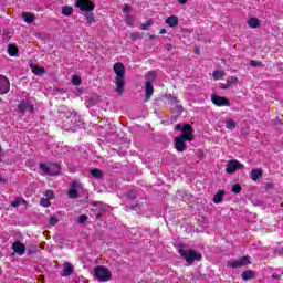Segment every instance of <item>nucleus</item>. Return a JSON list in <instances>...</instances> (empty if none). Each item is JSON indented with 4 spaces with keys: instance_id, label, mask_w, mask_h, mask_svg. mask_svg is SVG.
Masks as SVG:
<instances>
[{
    "instance_id": "16",
    "label": "nucleus",
    "mask_w": 283,
    "mask_h": 283,
    "mask_svg": "<svg viewBox=\"0 0 283 283\" xmlns=\"http://www.w3.org/2000/svg\"><path fill=\"white\" fill-rule=\"evenodd\" d=\"M12 249L18 255H25V244H23L21 241L13 242Z\"/></svg>"
},
{
    "instance_id": "23",
    "label": "nucleus",
    "mask_w": 283,
    "mask_h": 283,
    "mask_svg": "<svg viewBox=\"0 0 283 283\" xmlns=\"http://www.w3.org/2000/svg\"><path fill=\"white\" fill-rule=\"evenodd\" d=\"M73 13H74V7H71V6L62 7V14L64 17H72Z\"/></svg>"
},
{
    "instance_id": "45",
    "label": "nucleus",
    "mask_w": 283,
    "mask_h": 283,
    "mask_svg": "<svg viewBox=\"0 0 283 283\" xmlns=\"http://www.w3.org/2000/svg\"><path fill=\"white\" fill-rule=\"evenodd\" d=\"M250 65H251V67H258L260 65V62H258L255 60H251Z\"/></svg>"
},
{
    "instance_id": "22",
    "label": "nucleus",
    "mask_w": 283,
    "mask_h": 283,
    "mask_svg": "<svg viewBox=\"0 0 283 283\" xmlns=\"http://www.w3.org/2000/svg\"><path fill=\"white\" fill-rule=\"evenodd\" d=\"M166 23L170 28H176V25H178V18L176 15H170L166 19Z\"/></svg>"
},
{
    "instance_id": "3",
    "label": "nucleus",
    "mask_w": 283,
    "mask_h": 283,
    "mask_svg": "<svg viewBox=\"0 0 283 283\" xmlns=\"http://www.w3.org/2000/svg\"><path fill=\"white\" fill-rule=\"evenodd\" d=\"M179 255L184 258L189 266L193 265V262H201L202 254L193 249L185 250L182 248L179 249Z\"/></svg>"
},
{
    "instance_id": "20",
    "label": "nucleus",
    "mask_w": 283,
    "mask_h": 283,
    "mask_svg": "<svg viewBox=\"0 0 283 283\" xmlns=\"http://www.w3.org/2000/svg\"><path fill=\"white\" fill-rule=\"evenodd\" d=\"M224 200V190H219L212 199V202H214V205H220V202H222Z\"/></svg>"
},
{
    "instance_id": "17",
    "label": "nucleus",
    "mask_w": 283,
    "mask_h": 283,
    "mask_svg": "<svg viewBox=\"0 0 283 283\" xmlns=\"http://www.w3.org/2000/svg\"><path fill=\"white\" fill-rule=\"evenodd\" d=\"M262 176H264V172L262 171V168L252 169L251 172H250V178L254 182L260 180V178H262Z\"/></svg>"
},
{
    "instance_id": "26",
    "label": "nucleus",
    "mask_w": 283,
    "mask_h": 283,
    "mask_svg": "<svg viewBox=\"0 0 283 283\" xmlns=\"http://www.w3.org/2000/svg\"><path fill=\"white\" fill-rule=\"evenodd\" d=\"M237 124L235 120L229 118L226 120V129H230L231 132H233V129H235Z\"/></svg>"
},
{
    "instance_id": "35",
    "label": "nucleus",
    "mask_w": 283,
    "mask_h": 283,
    "mask_svg": "<svg viewBox=\"0 0 283 283\" xmlns=\"http://www.w3.org/2000/svg\"><path fill=\"white\" fill-rule=\"evenodd\" d=\"M240 191H242V186H240V184H234L232 186V192L233 193H240Z\"/></svg>"
},
{
    "instance_id": "40",
    "label": "nucleus",
    "mask_w": 283,
    "mask_h": 283,
    "mask_svg": "<svg viewBox=\"0 0 283 283\" xmlns=\"http://www.w3.org/2000/svg\"><path fill=\"white\" fill-rule=\"evenodd\" d=\"M45 198L48 200H52L54 198V192L52 190H46L45 191Z\"/></svg>"
},
{
    "instance_id": "19",
    "label": "nucleus",
    "mask_w": 283,
    "mask_h": 283,
    "mask_svg": "<svg viewBox=\"0 0 283 283\" xmlns=\"http://www.w3.org/2000/svg\"><path fill=\"white\" fill-rule=\"evenodd\" d=\"M242 280L249 282V280H253L255 277V272L253 270H245L241 274Z\"/></svg>"
},
{
    "instance_id": "5",
    "label": "nucleus",
    "mask_w": 283,
    "mask_h": 283,
    "mask_svg": "<svg viewBox=\"0 0 283 283\" xmlns=\"http://www.w3.org/2000/svg\"><path fill=\"white\" fill-rule=\"evenodd\" d=\"M66 125H69L71 129H81L84 124L81 119V115L76 114L74 111H66Z\"/></svg>"
},
{
    "instance_id": "55",
    "label": "nucleus",
    "mask_w": 283,
    "mask_h": 283,
    "mask_svg": "<svg viewBox=\"0 0 283 283\" xmlns=\"http://www.w3.org/2000/svg\"><path fill=\"white\" fill-rule=\"evenodd\" d=\"M0 182H1V177H0Z\"/></svg>"
},
{
    "instance_id": "8",
    "label": "nucleus",
    "mask_w": 283,
    "mask_h": 283,
    "mask_svg": "<svg viewBox=\"0 0 283 283\" xmlns=\"http://www.w3.org/2000/svg\"><path fill=\"white\" fill-rule=\"evenodd\" d=\"M83 190V184L80 181H72L69 186L67 196L71 200H76V198H78V193H81Z\"/></svg>"
},
{
    "instance_id": "51",
    "label": "nucleus",
    "mask_w": 283,
    "mask_h": 283,
    "mask_svg": "<svg viewBox=\"0 0 283 283\" xmlns=\"http://www.w3.org/2000/svg\"><path fill=\"white\" fill-rule=\"evenodd\" d=\"M159 34H167V29H161V30L159 31Z\"/></svg>"
},
{
    "instance_id": "50",
    "label": "nucleus",
    "mask_w": 283,
    "mask_h": 283,
    "mask_svg": "<svg viewBox=\"0 0 283 283\" xmlns=\"http://www.w3.org/2000/svg\"><path fill=\"white\" fill-rule=\"evenodd\" d=\"M272 277H273V280H280V274H275V273H274V274L272 275Z\"/></svg>"
},
{
    "instance_id": "52",
    "label": "nucleus",
    "mask_w": 283,
    "mask_h": 283,
    "mask_svg": "<svg viewBox=\"0 0 283 283\" xmlns=\"http://www.w3.org/2000/svg\"><path fill=\"white\" fill-rule=\"evenodd\" d=\"M51 224H56V219L54 217H51Z\"/></svg>"
},
{
    "instance_id": "1",
    "label": "nucleus",
    "mask_w": 283,
    "mask_h": 283,
    "mask_svg": "<svg viewBox=\"0 0 283 283\" xmlns=\"http://www.w3.org/2000/svg\"><path fill=\"white\" fill-rule=\"evenodd\" d=\"M175 129L176 132H181V135L175 138V148L180 153L186 151L187 144H185V140L188 143L193 142V128L189 124H177Z\"/></svg>"
},
{
    "instance_id": "53",
    "label": "nucleus",
    "mask_w": 283,
    "mask_h": 283,
    "mask_svg": "<svg viewBox=\"0 0 283 283\" xmlns=\"http://www.w3.org/2000/svg\"><path fill=\"white\" fill-rule=\"evenodd\" d=\"M281 255H283V248L280 250Z\"/></svg>"
},
{
    "instance_id": "27",
    "label": "nucleus",
    "mask_w": 283,
    "mask_h": 283,
    "mask_svg": "<svg viewBox=\"0 0 283 283\" xmlns=\"http://www.w3.org/2000/svg\"><path fill=\"white\" fill-rule=\"evenodd\" d=\"M91 175L93 176V178H97V179H101L104 176L103 170H101L98 168L92 169Z\"/></svg>"
},
{
    "instance_id": "13",
    "label": "nucleus",
    "mask_w": 283,
    "mask_h": 283,
    "mask_svg": "<svg viewBox=\"0 0 283 283\" xmlns=\"http://www.w3.org/2000/svg\"><path fill=\"white\" fill-rule=\"evenodd\" d=\"M238 169H244V165H242L238 159H232L228 161L226 168L227 174H235Z\"/></svg>"
},
{
    "instance_id": "24",
    "label": "nucleus",
    "mask_w": 283,
    "mask_h": 283,
    "mask_svg": "<svg viewBox=\"0 0 283 283\" xmlns=\"http://www.w3.org/2000/svg\"><path fill=\"white\" fill-rule=\"evenodd\" d=\"M22 19L23 21H25V23H34V14L30 13V12H23L22 13Z\"/></svg>"
},
{
    "instance_id": "7",
    "label": "nucleus",
    "mask_w": 283,
    "mask_h": 283,
    "mask_svg": "<svg viewBox=\"0 0 283 283\" xmlns=\"http://www.w3.org/2000/svg\"><path fill=\"white\" fill-rule=\"evenodd\" d=\"M146 78H147V82L145 83V90H146V102H147L154 95V81H156V75L154 74V72L149 71Z\"/></svg>"
},
{
    "instance_id": "47",
    "label": "nucleus",
    "mask_w": 283,
    "mask_h": 283,
    "mask_svg": "<svg viewBox=\"0 0 283 283\" xmlns=\"http://www.w3.org/2000/svg\"><path fill=\"white\" fill-rule=\"evenodd\" d=\"M130 36L134 41H136V39H138V36H140V33H133V34H130Z\"/></svg>"
},
{
    "instance_id": "44",
    "label": "nucleus",
    "mask_w": 283,
    "mask_h": 283,
    "mask_svg": "<svg viewBox=\"0 0 283 283\" xmlns=\"http://www.w3.org/2000/svg\"><path fill=\"white\" fill-rule=\"evenodd\" d=\"M39 249L36 247H33L32 249H28V255H32V253H36Z\"/></svg>"
},
{
    "instance_id": "41",
    "label": "nucleus",
    "mask_w": 283,
    "mask_h": 283,
    "mask_svg": "<svg viewBox=\"0 0 283 283\" xmlns=\"http://www.w3.org/2000/svg\"><path fill=\"white\" fill-rule=\"evenodd\" d=\"M72 83H73V85H81V77H78V76H73Z\"/></svg>"
},
{
    "instance_id": "21",
    "label": "nucleus",
    "mask_w": 283,
    "mask_h": 283,
    "mask_svg": "<svg viewBox=\"0 0 283 283\" xmlns=\"http://www.w3.org/2000/svg\"><path fill=\"white\" fill-rule=\"evenodd\" d=\"M85 20H86L87 25H92V24L96 23L94 12L87 11L86 14H85Z\"/></svg>"
},
{
    "instance_id": "10",
    "label": "nucleus",
    "mask_w": 283,
    "mask_h": 283,
    "mask_svg": "<svg viewBox=\"0 0 283 283\" xmlns=\"http://www.w3.org/2000/svg\"><path fill=\"white\" fill-rule=\"evenodd\" d=\"M75 8H78L81 12H93L96 4L90 0H75Z\"/></svg>"
},
{
    "instance_id": "48",
    "label": "nucleus",
    "mask_w": 283,
    "mask_h": 283,
    "mask_svg": "<svg viewBox=\"0 0 283 283\" xmlns=\"http://www.w3.org/2000/svg\"><path fill=\"white\" fill-rule=\"evenodd\" d=\"M229 85L226 83V84H221V90H229Z\"/></svg>"
},
{
    "instance_id": "11",
    "label": "nucleus",
    "mask_w": 283,
    "mask_h": 283,
    "mask_svg": "<svg viewBox=\"0 0 283 283\" xmlns=\"http://www.w3.org/2000/svg\"><path fill=\"white\" fill-rule=\"evenodd\" d=\"M211 102L217 107H231V102L227 97L218 96L216 94L211 95Z\"/></svg>"
},
{
    "instance_id": "54",
    "label": "nucleus",
    "mask_w": 283,
    "mask_h": 283,
    "mask_svg": "<svg viewBox=\"0 0 283 283\" xmlns=\"http://www.w3.org/2000/svg\"><path fill=\"white\" fill-rule=\"evenodd\" d=\"M196 52H197V53H199V52H200V50H199V49H196Z\"/></svg>"
},
{
    "instance_id": "9",
    "label": "nucleus",
    "mask_w": 283,
    "mask_h": 283,
    "mask_svg": "<svg viewBox=\"0 0 283 283\" xmlns=\"http://www.w3.org/2000/svg\"><path fill=\"white\" fill-rule=\"evenodd\" d=\"M95 277L98 280V282H109L112 279V273L105 266H97L95 269Z\"/></svg>"
},
{
    "instance_id": "42",
    "label": "nucleus",
    "mask_w": 283,
    "mask_h": 283,
    "mask_svg": "<svg viewBox=\"0 0 283 283\" xmlns=\"http://www.w3.org/2000/svg\"><path fill=\"white\" fill-rule=\"evenodd\" d=\"M83 222H87V216H85V214H81L78 217V223L83 224Z\"/></svg>"
},
{
    "instance_id": "49",
    "label": "nucleus",
    "mask_w": 283,
    "mask_h": 283,
    "mask_svg": "<svg viewBox=\"0 0 283 283\" xmlns=\"http://www.w3.org/2000/svg\"><path fill=\"white\" fill-rule=\"evenodd\" d=\"M187 1L188 0H178V3H180L181 6H185V4H187Z\"/></svg>"
},
{
    "instance_id": "12",
    "label": "nucleus",
    "mask_w": 283,
    "mask_h": 283,
    "mask_svg": "<svg viewBox=\"0 0 283 283\" xmlns=\"http://www.w3.org/2000/svg\"><path fill=\"white\" fill-rule=\"evenodd\" d=\"M247 264H251V261H249L247 256L228 261V266H231V269H242V266H247Z\"/></svg>"
},
{
    "instance_id": "14",
    "label": "nucleus",
    "mask_w": 283,
    "mask_h": 283,
    "mask_svg": "<svg viewBox=\"0 0 283 283\" xmlns=\"http://www.w3.org/2000/svg\"><path fill=\"white\" fill-rule=\"evenodd\" d=\"M10 92V80L6 75L0 74V94H8Z\"/></svg>"
},
{
    "instance_id": "15",
    "label": "nucleus",
    "mask_w": 283,
    "mask_h": 283,
    "mask_svg": "<svg viewBox=\"0 0 283 283\" xmlns=\"http://www.w3.org/2000/svg\"><path fill=\"white\" fill-rule=\"evenodd\" d=\"M94 211H99L97 213H95V218L98 220L101 218H103V212L107 211L108 206L104 205L103 202H97L93 206Z\"/></svg>"
},
{
    "instance_id": "43",
    "label": "nucleus",
    "mask_w": 283,
    "mask_h": 283,
    "mask_svg": "<svg viewBox=\"0 0 283 283\" xmlns=\"http://www.w3.org/2000/svg\"><path fill=\"white\" fill-rule=\"evenodd\" d=\"M123 11L126 12V14H128V12H132V7L129 4H125Z\"/></svg>"
},
{
    "instance_id": "39",
    "label": "nucleus",
    "mask_w": 283,
    "mask_h": 283,
    "mask_svg": "<svg viewBox=\"0 0 283 283\" xmlns=\"http://www.w3.org/2000/svg\"><path fill=\"white\" fill-rule=\"evenodd\" d=\"M40 205H41L42 207H50V199L42 198V199L40 200Z\"/></svg>"
},
{
    "instance_id": "33",
    "label": "nucleus",
    "mask_w": 283,
    "mask_h": 283,
    "mask_svg": "<svg viewBox=\"0 0 283 283\" xmlns=\"http://www.w3.org/2000/svg\"><path fill=\"white\" fill-rule=\"evenodd\" d=\"M166 98L169 101L170 105H175V103H178V97L171 95V94H168L166 95Z\"/></svg>"
},
{
    "instance_id": "37",
    "label": "nucleus",
    "mask_w": 283,
    "mask_h": 283,
    "mask_svg": "<svg viewBox=\"0 0 283 283\" xmlns=\"http://www.w3.org/2000/svg\"><path fill=\"white\" fill-rule=\"evenodd\" d=\"M226 83L231 87L238 83V77H229Z\"/></svg>"
},
{
    "instance_id": "4",
    "label": "nucleus",
    "mask_w": 283,
    "mask_h": 283,
    "mask_svg": "<svg viewBox=\"0 0 283 283\" xmlns=\"http://www.w3.org/2000/svg\"><path fill=\"white\" fill-rule=\"evenodd\" d=\"M34 98L32 97H25L18 102V114H21L22 116L25 114H34Z\"/></svg>"
},
{
    "instance_id": "2",
    "label": "nucleus",
    "mask_w": 283,
    "mask_h": 283,
    "mask_svg": "<svg viewBox=\"0 0 283 283\" xmlns=\"http://www.w3.org/2000/svg\"><path fill=\"white\" fill-rule=\"evenodd\" d=\"M113 71L116 74L115 77V92H117V94H123V92H125V65L120 62H116L113 66Z\"/></svg>"
},
{
    "instance_id": "30",
    "label": "nucleus",
    "mask_w": 283,
    "mask_h": 283,
    "mask_svg": "<svg viewBox=\"0 0 283 283\" xmlns=\"http://www.w3.org/2000/svg\"><path fill=\"white\" fill-rule=\"evenodd\" d=\"M172 105H175V109L177 114H182L184 108H182V104H180V99L175 102Z\"/></svg>"
},
{
    "instance_id": "31",
    "label": "nucleus",
    "mask_w": 283,
    "mask_h": 283,
    "mask_svg": "<svg viewBox=\"0 0 283 283\" xmlns=\"http://www.w3.org/2000/svg\"><path fill=\"white\" fill-rule=\"evenodd\" d=\"M125 196L128 200H136L138 198V195L134 190L126 192Z\"/></svg>"
},
{
    "instance_id": "29",
    "label": "nucleus",
    "mask_w": 283,
    "mask_h": 283,
    "mask_svg": "<svg viewBox=\"0 0 283 283\" xmlns=\"http://www.w3.org/2000/svg\"><path fill=\"white\" fill-rule=\"evenodd\" d=\"M212 76L216 81H220V78H222V76H224V71L216 70L213 72Z\"/></svg>"
},
{
    "instance_id": "32",
    "label": "nucleus",
    "mask_w": 283,
    "mask_h": 283,
    "mask_svg": "<svg viewBox=\"0 0 283 283\" xmlns=\"http://www.w3.org/2000/svg\"><path fill=\"white\" fill-rule=\"evenodd\" d=\"M18 52H19V50L17 48H14L12 44L9 45V48H8L9 56H14Z\"/></svg>"
},
{
    "instance_id": "36",
    "label": "nucleus",
    "mask_w": 283,
    "mask_h": 283,
    "mask_svg": "<svg viewBox=\"0 0 283 283\" xmlns=\"http://www.w3.org/2000/svg\"><path fill=\"white\" fill-rule=\"evenodd\" d=\"M33 73L36 75V76H40V74H45V69L44 67H35L33 70Z\"/></svg>"
},
{
    "instance_id": "6",
    "label": "nucleus",
    "mask_w": 283,
    "mask_h": 283,
    "mask_svg": "<svg viewBox=\"0 0 283 283\" xmlns=\"http://www.w3.org/2000/svg\"><path fill=\"white\" fill-rule=\"evenodd\" d=\"M40 169L46 176H59L61 174V166L59 164L43 163L40 164Z\"/></svg>"
},
{
    "instance_id": "18",
    "label": "nucleus",
    "mask_w": 283,
    "mask_h": 283,
    "mask_svg": "<svg viewBox=\"0 0 283 283\" xmlns=\"http://www.w3.org/2000/svg\"><path fill=\"white\" fill-rule=\"evenodd\" d=\"M74 273V266L71 265V263H64L63 270H62V277H69V275H72Z\"/></svg>"
},
{
    "instance_id": "46",
    "label": "nucleus",
    "mask_w": 283,
    "mask_h": 283,
    "mask_svg": "<svg viewBox=\"0 0 283 283\" xmlns=\"http://www.w3.org/2000/svg\"><path fill=\"white\" fill-rule=\"evenodd\" d=\"M139 208H140V205L138 203L129 206V209H132L133 211H138Z\"/></svg>"
},
{
    "instance_id": "25",
    "label": "nucleus",
    "mask_w": 283,
    "mask_h": 283,
    "mask_svg": "<svg viewBox=\"0 0 283 283\" xmlns=\"http://www.w3.org/2000/svg\"><path fill=\"white\" fill-rule=\"evenodd\" d=\"M248 25L253 29L260 28V20L258 18H250L248 20Z\"/></svg>"
},
{
    "instance_id": "34",
    "label": "nucleus",
    "mask_w": 283,
    "mask_h": 283,
    "mask_svg": "<svg viewBox=\"0 0 283 283\" xmlns=\"http://www.w3.org/2000/svg\"><path fill=\"white\" fill-rule=\"evenodd\" d=\"M125 22L130 25L134 27V17H132L130 14H126L125 15Z\"/></svg>"
},
{
    "instance_id": "28",
    "label": "nucleus",
    "mask_w": 283,
    "mask_h": 283,
    "mask_svg": "<svg viewBox=\"0 0 283 283\" xmlns=\"http://www.w3.org/2000/svg\"><path fill=\"white\" fill-rule=\"evenodd\" d=\"M20 205H25V199L18 197L14 201L11 202V207H19Z\"/></svg>"
},
{
    "instance_id": "38",
    "label": "nucleus",
    "mask_w": 283,
    "mask_h": 283,
    "mask_svg": "<svg viewBox=\"0 0 283 283\" xmlns=\"http://www.w3.org/2000/svg\"><path fill=\"white\" fill-rule=\"evenodd\" d=\"M154 24V21L148 20L146 23L140 24V30H147V28H150V25Z\"/></svg>"
}]
</instances>
